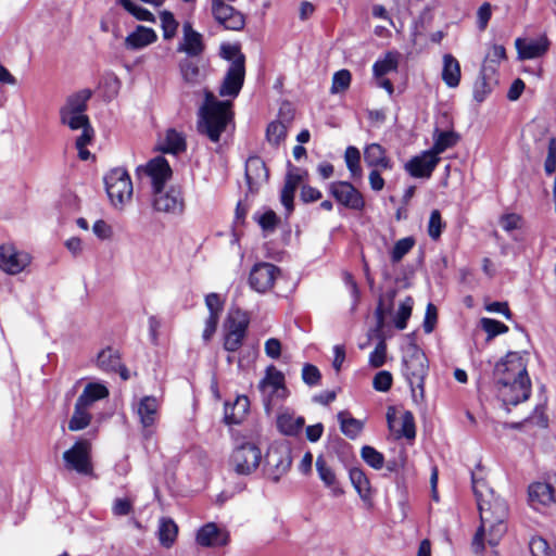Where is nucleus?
<instances>
[{"label": "nucleus", "mask_w": 556, "mask_h": 556, "mask_svg": "<svg viewBox=\"0 0 556 556\" xmlns=\"http://www.w3.org/2000/svg\"><path fill=\"white\" fill-rule=\"evenodd\" d=\"M472 490L480 514V526L473 535L471 548L475 554L481 555L486 545L497 546L506 533L505 520L508 509L505 501L495 496L486 481L477 478L475 473H472Z\"/></svg>", "instance_id": "obj_1"}, {"label": "nucleus", "mask_w": 556, "mask_h": 556, "mask_svg": "<svg viewBox=\"0 0 556 556\" xmlns=\"http://www.w3.org/2000/svg\"><path fill=\"white\" fill-rule=\"evenodd\" d=\"M528 353L508 352L496 365L494 376L497 393L506 405H517L529 399L531 381L527 371Z\"/></svg>", "instance_id": "obj_2"}, {"label": "nucleus", "mask_w": 556, "mask_h": 556, "mask_svg": "<svg viewBox=\"0 0 556 556\" xmlns=\"http://www.w3.org/2000/svg\"><path fill=\"white\" fill-rule=\"evenodd\" d=\"M150 178L153 188V206L159 212L181 214L185 208L181 191L177 188H169L164 191L165 182L172 176V168L163 156L152 159L147 166L138 167Z\"/></svg>", "instance_id": "obj_3"}, {"label": "nucleus", "mask_w": 556, "mask_h": 556, "mask_svg": "<svg viewBox=\"0 0 556 556\" xmlns=\"http://www.w3.org/2000/svg\"><path fill=\"white\" fill-rule=\"evenodd\" d=\"M231 119V102L218 101L212 92L207 91L204 104L199 111L198 131L216 143Z\"/></svg>", "instance_id": "obj_4"}, {"label": "nucleus", "mask_w": 556, "mask_h": 556, "mask_svg": "<svg viewBox=\"0 0 556 556\" xmlns=\"http://www.w3.org/2000/svg\"><path fill=\"white\" fill-rule=\"evenodd\" d=\"M91 96L90 89H81L70 94L59 110L60 123L72 130L93 129L86 114Z\"/></svg>", "instance_id": "obj_5"}, {"label": "nucleus", "mask_w": 556, "mask_h": 556, "mask_svg": "<svg viewBox=\"0 0 556 556\" xmlns=\"http://www.w3.org/2000/svg\"><path fill=\"white\" fill-rule=\"evenodd\" d=\"M106 193L112 204L123 206L131 199L132 184L128 173L124 168H114L105 177Z\"/></svg>", "instance_id": "obj_6"}, {"label": "nucleus", "mask_w": 556, "mask_h": 556, "mask_svg": "<svg viewBox=\"0 0 556 556\" xmlns=\"http://www.w3.org/2000/svg\"><path fill=\"white\" fill-rule=\"evenodd\" d=\"M428 371L427 357L421 352H414L404 358V376L409 383L414 399H422L424 381Z\"/></svg>", "instance_id": "obj_7"}, {"label": "nucleus", "mask_w": 556, "mask_h": 556, "mask_svg": "<svg viewBox=\"0 0 556 556\" xmlns=\"http://www.w3.org/2000/svg\"><path fill=\"white\" fill-rule=\"evenodd\" d=\"M262 453L258 446L253 443H243L233 450L230 456V466L238 475H250L260 465Z\"/></svg>", "instance_id": "obj_8"}, {"label": "nucleus", "mask_w": 556, "mask_h": 556, "mask_svg": "<svg viewBox=\"0 0 556 556\" xmlns=\"http://www.w3.org/2000/svg\"><path fill=\"white\" fill-rule=\"evenodd\" d=\"M91 444L88 440H78L70 450L63 453L65 467L80 475H91Z\"/></svg>", "instance_id": "obj_9"}, {"label": "nucleus", "mask_w": 556, "mask_h": 556, "mask_svg": "<svg viewBox=\"0 0 556 556\" xmlns=\"http://www.w3.org/2000/svg\"><path fill=\"white\" fill-rule=\"evenodd\" d=\"M30 263V256L13 244L0 245V269L9 275L22 273Z\"/></svg>", "instance_id": "obj_10"}, {"label": "nucleus", "mask_w": 556, "mask_h": 556, "mask_svg": "<svg viewBox=\"0 0 556 556\" xmlns=\"http://www.w3.org/2000/svg\"><path fill=\"white\" fill-rule=\"evenodd\" d=\"M279 275L280 269L274 264L258 263L251 269L249 283L256 292L265 293L274 287Z\"/></svg>", "instance_id": "obj_11"}, {"label": "nucleus", "mask_w": 556, "mask_h": 556, "mask_svg": "<svg viewBox=\"0 0 556 556\" xmlns=\"http://www.w3.org/2000/svg\"><path fill=\"white\" fill-rule=\"evenodd\" d=\"M329 191L337 202L350 210L361 211L365 206L362 193L348 181L330 184Z\"/></svg>", "instance_id": "obj_12"}, {"label": "nucleus", "mask_w": 556, "mask_h": 556, "mask_svg": "<svg viewBox=\"0 0 556 556\" xmlns=\"http://www.w3.org/2000/svg\"><path fill=\"white\" fill-rule=\"evenodd\" d=\"M212 14L215 21L226 29L240 30L244 27L243 14L226 2L211 1Z\"/></svg>", "instance_id": "obj_13"}, {"label": "nucleus", "mask_w": 556, "mask_h": 556, "mask_svg": "<svg viewBox=\"0 0 556 556\" xmlns=\"http://www.w3.org/2000/svg\"><path fill=\"white\" fill-rule=\"evenodd\" d=\"M440 160L427 150L412 157L404 168L414 178H430Z\"/></svg>", "instance_id": "obj_14"}, {"label": "nucleus", "mask_w": 556, "mask_h": 556, "mask_svg": "<svg viewBox=\"0 0 556 556\" xmlns=\"http://www.w3.org/2000/svg\"><path fill=\"white\" fill-rule=\"evenodd\" d=\"M258 388L268 401L274 396L285 397L287 393L285 376L273 365L266 368L265 377L260 381Z\"/></svg>", "instance_id": "obj_15"}, {"label": "nucleus", "mask_w": 556, "mask_h": 556, "mask_svg": "<svg viewBox=\"0 0 556 556\" xmlns=\"http://www.w3.org/2000/svg\"><path fill=\"white\" fill-rule=\"evenodd\" d=\"M160 403L154 396H143L136 406V414L144 429V434H152V428L159 420Z\"/></svg>", "instance_id": "obj_16"}, {"label": "nucleus", "mask_w": 556, "mask_h": 556, "mask_svg": "<svg viewBox=\"0 0 556 556\" xmlns=\"http://www.w3.org/2000/svg\"><path fill=\"white\" fill-rule=\"evenodd\" d=\"M528 496L530 505L540 510L556 504V488L549 482H534L529 485Z\"/></svg>", "instance_id": "obj_17"}, {"label": "nucleus", "mask_w": 556, "mask_h": 556, "mask_svg": "<svg viewBox=\"0 0 556 556\" xmlns=\"http://www.w3.org/2000/svg\"><path fill=\"white\" fill-rule=\"evenodd\" d=\"M244 76L245 68L241 65V62L230 63L219 87V96L236 98L243 86Z\"/></svg>", "instance_id": "obj_18"}, {"label": "nucleus", "mask_w": 556, "mask_h": 556, "mask_svg": "<svg viewBox=\"0 0 556 556\" xmlns=\"http://www.w3.org/2000/svg\"><path fill=\"white\" fill-rule=\"evenodd\" d=\"M516 49L521 60L540 58L545 54L549 48V40L546 36L536 39H516Z\"/></svg>", "instance_id": "obj_19"}, {"label": "nucleus", "mask_w": 556, "mask_h": 556, "mask_svg": "<svg viewBox=\"0 0 556 556\" xmlns=\"http://www.w3.org/2000/svg\"><path fill=\"white\" fill-rule=\"evenodd\" d=\"M195 542L202 547L224 546L228 543V534L215 523L208 522L198 530Z\"/></svg>", "instance_id": "obj_20"}, {"label": "nucleus", "mask_w": 556, "mask_h": 556, "mask_svg": "<svg viewBox=\"0 0 556 556\" xmlns=\"http://www.w3.org/2000/svg\"><path fill=\"white\" fill-rule=\"evenodd\" d=\"M315 466L319 479L323 481L324 485L330 490L332 496H341L344 491L341 488L337 473L329 462L323 455H319L316 458Z\"/></svg>", "instance_id": "obj_21"}, {"label": "nucleus", "mask_w": 556, "mask_h": 556, "mask_svg": "<svg viewBox=\"0 0 556 556\" xmlns=\"http://www.w3.org/2000/svg\"><path fill=\"white\" fill-rule=\"evenodd\" d=\"M245 178L250 191L254 192L258 186L268 179V170L264 161L258 156H251L245 163Z\"/></svg>", "instance_id": "obj_22"}, {"label": "nucleus", "mask_w": 556, "mask_h": 556, "mask_svg": "<svg viewBox=\"0 0 556 556\" xmlns=\"http://www.w3.org/2000/svg\"><path fill=\"white\" fill-rule=\"evenodd\" d=\"M182 31L184 38L178 51L186 52L190 56L200 55L204 49L201 34L195 31L189 22L184 24Z\"/></svg>", "instance_id": "obj_23"}, {"label": "nucleus", "mask_w": 556, "mask_h": 556, "mask_svg": "<svg viewBox=\"0 0 556 556\" xmlns=\"http://www.w3.org/2000/svg\"><path fill=\"white\" fill-rule=\"evenodd\" d=\"M249 325L250 317L248 313L240 308H232L225 319L224 331L245 337Z\"/></svg>", "instance_id": "obj_24"}, {"label": "nucleus", "mask_w": 556, "mask_h": 556, "mask_svg": "<svg viewBox=\"0 0 556 556\" xmlns=\"http://www.w3.org/2000/svg\"><path fill=\"white\" fill-rule=\"evenodd\" d=\"M156 38L152 28L139 25L125 38V47L130 50H139L153 43Z\"/></svg>", "instance_id": "obj_25"}, {"label": "nucleus", "mask_w": 556, "mask_h": 556, "mask_svg": "<svg viewBox=\"0 0 556 556\" xmlns=\"http://www.w3.org/2000/svg\"><path fill=\"white\" fill-rule=\"evenodd\" d=\"M250 407L249 399L244 395L237 396L233 404H225V422L227 425H239L248 415Z\"/></svg>", "instance_id": "obj_26"}, {"label": "nucleus", "mask_w": 556, "mask_h": 556, "mask_svg": "<svg viewBox=\"0 0 556 556\" xmlns=\"http://www.w3.org/2000/svg\"><path fill=\"white\" fill-rule=\"evenodd\" d=\"M364 160L370 167H379L382 169H391L392 162L387 156L384 148L379 143H370L364 149Z\"/></svg>", "instance_id": "obj_27"}, {"label": "nucleus", "mask_w": 556, "mask_h": 556, "mask_svg": "<svg viewBox=\"0 0 556 556\" xmlns=\"http://www.w3.org/2000/svg\"><path fill=\"white\" fill-rule=\"evenodd\" d=\"M305 424V419L301 416H295L293 413L283 412L277 417L278 430L289 437H295L301 433Z\"/></svg>", "instance_id": "obj_28"}, {"label": "nucleus", "mask_w": 556, "mask_h": 556, "mask_svg": "<svg viewBox=\"0 0 556 556\" xmlns=\"http://www.w3.org/2000/svg\"><path fill=\"white\" fill-rule=\"evenodd\" d=\"M442 80L450 88H455L460 81V65L452 54H444Z\"/></svg>", "instance_id": "obj_29"}, {"label": "nucleus", "mask_w": 556, "mask_h": 556, "mask_svg": "<svg viewBox=\"0 0 556 556\" xmlns=\"http://www.w3.org/2000/svg\"><path fill=\"white\" fill-rule=\"evenodd\" d=\"M89 409L90 407L83 403V401H76L73 415L68 421V429L71 431H79L90 425L92 417Z\"/></svg>", "instance_id": "obj_30"}, {"label": "nucleus", "mask_w": 556, "mask_h": 556, "mask_svg": "<svg viewBox=\"0 0 556 556\" xmlns=\"http://www.w3.org/2000/svg\"><path fill=\"white\" fill-rule=\"evenodd\" d=\"M337 417L340 422V429L345 437L353 440L362 432L364 428L363 421L352 417L349 412H339Z\"/></svg>", "instance_id": "obj_31"}, {"label": "nucleus", "mask_w": 556, "mask_h": 556, "mask_svg": "<svg viewBox=\"0 0 556 556\" xmlns=\"http://www.w3.org/2000/svg\"><path fill=\"white\" fill-rule=\"evenodd\" d=\"M178 527L170 518H161L157 529V538L162 546L169 548L176 541Z\"/></svg>", "instance_id": "obj_32"}, {"label": "nucleus", "mask_w": 556, "mask_h": 556, "mask_svg": "<svg viewBox=\"0 0 556 556\" xmlns=\"http://www.w3.org/2000/svg\"><path fill=\"white\" fill-rule=\"evenodd\" d=\"M458 136L454 131H439L435 130L433 135V146L429 151L440 157L446 149L454 147L457 143Z\"/></svg>", "instance_id": "obj_33"}, {"label": "nucleus", "mask_w": 556, "mask_h": 556, "mask_svg": "<svg viewBox=\"0 0 556 556\" xmlns=\"http://www.w3.org/2000/svg\"><path fill=\"white\" fill-rule=\"evenodd\" d=\"M350 480L363 501L370 498V482L365 472L359 468H352L349 472Z\"/></svg>", "instance_id": "obj_34"}, {"label": "nucleus", "mask_w": 556, "mask_h": 556, "mask_svg": "<svg viewBox=\"0 0 556 556\" xmlns=\"http://www.w3.org/2000/svg\"><path fill=\"white\" fill-rule=\"evenodd\" d=\"M109 390L104 384L91 382L88 383L77 400L83 401L88 407L99 400L105 399Z\"/></svg>", "instance_id": "obj_35"}, {"label": "nucleus", "mask_w": 556, "mask_h": 556, "mask_svg": "<svg viewBox=\"0 0 556 556\" xmlns=\"http://www.w3.org/2000/svg\"><path fill=\"white\" fill-rule=\"evenodd\" d=\"M97 365L104 371H116L121 368V358L117 351L106 348L97 357Z\"/></svg>", "instance_id": "obj_36"}, {"label": "nucleus", "mask_w": 556, "mask_h": 556, "mask_svg": "<svg viewBox=\"0 0 556 556\" xmlns=\"http://www.w3.org/2000/svg\"><path fill=\"white\" fill-rule=\"evenodd\" d=\"M162 150L166 153L178 154L186 150V139L181 132L175 129H168L165 135V140Z\"/></svg>", "instance_id": "obj_37"}, {"label": "nucleus", "mask_w": 556, "mask_h": 556, "mask_svg": "<svg viewBox=\"0 0 556 556\" xmlns=\"http://www.w3.org/2000/svg\"><path fill=\"white\" fill-rule=\"evenodd\" d=\"M399 65V53L397 52H388L382 60H378L375 62L372 66L374 75L377 78H381L390 72H394L397 70Z\"/></svg>", "instance_id": "obj_38"}, {"label": "nucleus", "mask_w": 556, "mask_h": 556, "mask_svg": "<svg viewBox=\"0 0 556 556\" xmlns=\"http://www.w3.org/2000/svg\"><path fill=\"white\" fill-rule=\"evenodd\" d=\"M346 167L350 170L352 179H361L363 170L361 167V153L356 147L350 146L344 153Z\"/></svg>", "instance_id": "obj_39"}, {"label": "nucleus", "mask_w": 556, "mask_h": 556, "mask_svg": "<svg viewBox=\"0 0 556 556\" xmlns=\"http://www.w3.org/2000/svg\"><path fill=\"white\" fill-rule=\"evenodd\" d=\"M416 241L413 237H406L395 242L391 251V261L399 263L415 245Z\"/></svg>", "instance_id": "obj_40"}, {"label": "nucleus", "mask_w": 556, "mask_h": 556, "mask_svg": "<svg viewBox=\"0 0 556 556\" xmlns=\"http://www.w3.org/2000/svg\"><path fill=\"white\" fill-rule=\"evenodd\" d=\"M352 80V75L349 70H340L333 74L330 92L336 94L345 91Z\"/></svg>", "instance_id": "obj_41"}, {"label": "nucleus", "mask_w": 556, "mask_h": 556, "mask_svg": "<svg viewBox=\"0 0 556 556\" xmlns=\"http://www.w3.org/2000/svg\"><path fill=\"white\" fill-rule=\"evenodd\" d=\"M287 136V127L281 122H271L266 129V138L270 144L278 146Z\"/></svg>", "instance_id": "obj_42"}, {"label": "nucleus", "mask_w": 556, "mask_h": 556, "mask_svg": "<svg viewBox=\"0 0 556 556\" xmlns=\"http://www.w3.org/2000/svg\"><path fill=\"white\" fill-rule=\"evenodd\" d=\"M413 299L406 298L400 305L397 313L394 318L395 327L400 330H403L407 326V320L412 315L413 309Z\"/></svg>", "instance_id": "obj_43"}, {"label": "nucleus", "mask_w": 556, "mask_h": 556, "mask_svg": "<svg viewBox=\"0 0 556 556\" xmlns=\"http://www.w3.org/2000/svg\"><path fill=\"white\" fill-rule=\"evenodd\" d=\"M401 430L397 431L396 437H404L408 440H413L416 437V429L414 415L409 410L403 413L401 417Z\"/></svg>", "instance_id": "obj_44"}, {"label": "nucleus", "mask_w": 556, "mask_h": 556, "mask_svg": "<svg viewBox=\"0 0 556 556\" xmlns=\"http://www.w3.org/2000/svg\"><path fill=\"white\" fill-rule=\"evenodd\" d=\"M362 458L364 462L374 469H381L384 464L383 455L371 446H364L362 448Z\"/></svg>", "instance_id": "obj_45"}, {"label": "nucleus", "mask_w": 556, "mask_h": 556, "mask_svg": "<svg viewBox=\"0 0 556 556\" xmlns=\"http://www.w3.org/2000/svg\"><path fill=\"white\" fill-rule=\"evenodd\" d=\"M444 228H445V223L442 219L440 211L433 210L430 214L429 222H428L429 237L433 240L439 239Z\"/></svg>", "instance_id": "obj_46"}, {"label": "nucleus", "mask_w": 556, "mask_h": 556, "mask_svg": "<svg viewBox=\"0 0 556 556\" xmlns=\"http://www.w3.org/2000/svg\"><path fill=\"white\" fill-rule=\"evenodd\" d=\"M160 20L164 39L168 40L175 37L178 22L175 20L174 15L168 11H164L161 13Z\"/></svg>", "instance_id": "obj_47"}, {"label": "nucleus", "mask_w": 556, "mask_h": 556, "mask_svg": "<svg viewBox=\"0 0 556 556\" xmlns=\"http://www.w3.org/2000/svg\"><path fill=\"white\" fill-rule=\"evenodd\" d=\"M118 3L139 21H153L152 13L134 3L131 0H118Z\"/></svg>", "instance_id": "obj_48"}, {"label": "nucleus", "mask_w": 556, "mask_h": 556, "mask_svg": "<svg viewBox=\"0 0 556 556\" xmlns=\"http://www.w3.org/2000/svg\"><path fill=\"white\" fill-rule=\"evenodd\" d=\"M530 551L532 556H556V551L541 536L533 538L530 541Z\"/></svg>", "instance_id": "obj_49"}, {"label": "nucleus", "mask_w": 556, "mask_h": 556, "mask_svg": "<svg viewBox=\"0 0 556 556\" xmlns=\"http://www.w3.org/2000/svg\"><path fill=\"white\" fill-rule=\"evenodd\" d=\"M481 325L482 329L488 333L489 339H492L495 336L504 333L508 330V327L506 325L491 318H482Z\"/></svg>", "instance_id": "obj_50"}, {"label": "nucleus", "mask_w": 556, "mask_h": 556, "mask_svg": "<svg viewBox=\"0 0 556 556\" xmlns=\"http://www.w3.org/2000/svg\"><path fill=\"white\" fill-rule=\"evenodd\" d=\"M93 136L94 130L87 129L86 131H81V135L77 137L75 144L81 160H87L89 157L90 152L86 149V147L91 142Z\"/></svg>", "instance_id": "obj_51"}, {"label": "nucleus", "mask_w": 556, "mask_h": 556, "mask_svg": "<svg viewBox=\"0 0 556 556\" xmlns=\"http://www.w3.org/2000/svg\"><path fill=\"white\" fill-rule=\"evenodd\" d=\"M393 382V378L391 372L387 370H381L377 372L372 380V387L376 391L387 392L391 389Z\"/></svg>", "instance_id": "obj_52"}, {"label": "nucleus", "mask_w": 556, "mask_h": 556, "mask_svg": "<svg viewBox=\"0 0 556 556\" xmlns=\"http://www.w3.org/2000/svg\"><path fill=\"white\" fill-rule=\"evenodd\" d=\"M387 345L384 341H380L369 355V365L379 368L386 363Z\"/></svg>", "instance_id": "obj_53"}, {"label": "nucleus", "mask_w": 556, "mask_h": 556, "mask_svg": "<svg viewBox=\"0 0 556 556\" xmlns=\"http://www.w3.org/2000/svg\"><path fill=\"white\" fill-rule=\"evenodd\" d=\"M220 54L224 59L230 61V63H239L244 66V55L241 53L237 46L226 45L222 47Z\"/></svg>", "instance_id": "obj_54"}, {"label": "nucleus", "mask_w": 556, "mask_h": 556, "mask_svg": "<svg viewBox=\"0 0 556 556\" xmlns=\"http://www.w3.org/2000/svg\"><path fill=\"white\" fill-rule=\"evenodd\" d=\"M321 378L319 369L312 365V364H305L302 368V379L303 381L308 386H316L318 384L319 380Z\"/></svg>", "instance_id": "obj_55"}, {"label": "nucleus", "mask_w": 556, "mask_h": 556, "mask_svg": "<svg viewBox=\"0 0 556 556\" xmlns=\"http://www.w3.org/2000/svg\"><path fill=\"white\" fill-rule=\"evenodd\" d=\"M180 71L184 79L188 83H195L200 75V70L197 64L191 61H184L180 64Z\"/></svg>", "instance_id": "obj_56"}, {"label": "nucleus", "mask_w": 556, "mask_h": 556, "mask_svg": "<svg viewBox=\"0 0 556 556\" xmlns=\"http://www.w3.org/2000/svg\"><path fill=\"white\" fill-rule=\"evenodd\" d=\"M546 174L551 175L556 170V139L554 137L548 140L547 156L544 163Z\"/></svg>", "instance_id": "obj_57"}, {"label": "nucleus", "mask_w": 556, "mask_h": 556, "mask_svg": "<svg viewBox=\"0 0 556 556\" xmlns=\"http://www.w3.org/2000/svg\"><path fill=\"white\" fill-rule=\"evenodd\" d=\"M245 337L224 331V349L228 352L238 351Z\"/></svg>", "instance_id": "obj_58"}, {"label": "nucleus", "mask_w": 556, "mask_h": 556, "mask_svg": "<svg viewBox=\"0 0 556 556\" xmlns=\"http://www.w3.org/2000/svg\"><path fill=\"white\" fill-rule=\"evenodd\" d=\"M492 15V8L489 2H484L480 5L477 12L478 27L480 30H484Z\"/></svg>", "instance_id": "obj_59"}, {"label": "nucleus", "mask_w": 556, "mask_h": 556, "mask_svg": "<svg viewBox=\"0 0 556 556\" xmlns=\"http://www.w3.org/2000/svg\"><path fill=\"white\" fill-rule=\"evenodd\" d=\"M506 59V50L502 45H493L485 55V63H500Z\"/></svg>", "instance_id": "obj_60"}, {"label": "nucleus", "mask_w": 556, "mask_h": 556, "mask_svg": "<svg viewBox=\"0 0 556 556\" xmlns=\"http://www.w3.org/2000/svg\"><path fill=\"white\" fill-rule=\"evenodd\" d=\"M205 305L210 312L208 315H216L219 317V313L223 309V302L217 293H210L205 296Z\"/></svg>", "instance_id": "obj_61"}, {"label": "nucleus", "mask_w": 556, "mask_h": 556, "mask_svg": "<svg viewBox=\"0 0 556 556\" xmlns=\"http://www.w3.org/2000/svg\"><path fill=\"white\" fill-rule=\"evenodd\" d=\"M278 223V217L274 211H267L258 218L260 226L267 231H273Z\"/></svg>", "instance_id": "obj_62"}, {"label": "nucleus", "mask_w": 556, "mask_h": 556, "mask_svg": "<svg viewBox=\"0 0 556 556\" xmlns=\"http://www.w3.org/2000/svg\"><path fill=\"white\" fill-rule=\"evenodd\" d=\"M265 353L268 357L273 359H277L281 355V343L276 338H270L266 340L264 345Z\"/></svg>", "instance_id": "obj_63"}, {"label": "nucleus", "mask_w": 556, "mask_h": 556, "mask_svg": "<svg viewBox=\"0 0 556 556\" xmlns=\"http://www.w3.org/2000/svg\"><path fill=\"white\" fill-rule=\"evenodd\" d=\"M92 231L101 240L109 239L112 236L111 226L102 219H99L93 224Z\"/></svg>", "instance_id": "obj_64"}]
</instances>
